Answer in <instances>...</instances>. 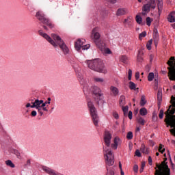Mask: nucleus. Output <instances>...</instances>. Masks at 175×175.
Here are the masks:
<instances>
[{"label":"nucleus","instance_id":"nucleus-1","mask_svg":"<svg viewBox=\"0 0 175 175\" xmlns=\"http://www.w3.org/2000/svg\"><path fill=\"white\" fill-rule=\"evenodd\" d=\"M111 133L109 131H105L104 133V143L105 146L103 148L104 157L105 159V163L108 166H113L114 165V154L110 150L111 146Z\"/></svg>","mask_w":175,"mask_h":175},{"label":"nucleus","instance_id":"nucleus-2","mask_svg":"<svg viewBox=\"0 0 175 175\" xmlns=\"http://www.w3.org/2000/svg\"><path fill=\"white\" fill-rule=\"evenodd\" d=\"M38 33L39 35H40V36H42L44 39H46L47 42L51 44L52 46H53V47H58L59 46V47L63 51L64 54L66 55L68 54V53H69V49L68 48L64 40L61 39V37H59V36L55 33H52L51 36L53 39L52 40L51 37L48 36L47 33H43L42 30H39Z\"/></svg>","mask_w":175,"mask_h":175},{"label":"nucleus","instance_id":"nucleus-3","mask_svg":"<svg viewBox=\"0 0 175 175\" xmlns=\"http://www.w3.org/2000/svg\"><path fill=\"white\" fill-rule=\"evenodd\" d=\"M171 105L169 106L167 110L164 113L165 115V122L167 127L174 128L170 130V132L175 137V97L171 96Z\"/></svg>","mask_w":175,"mask_h":175},{"label":"nucleus","instance_id":"nucleus-4","mask_svg":"<svg viewBox=\"0 0 175 175\" xmlns=\"http://www.w3.org/2000/svg\"><path fill=\"white\" fill-rule=\"evenodd\" d=\"M88 68L94 72H99L100 73H107V70L105 67L103 61L100 59H95L93 60H87Z\"/></svg>","mask_w":175,"mask_h":175},{"label":"nucleus","instance_id":"nucleus-5","mask_svg":"<svg viewBox=\"0 0 175 175\" xmlns=\"http://www.w3.org/2000/svg\"><path fill=\"white\" fill-rule=\"evenodd\" d=\"M90 92L92 95L93 99L98 106H100V105H103V93L102 92V90L98 86H92L90 88Z\"/></svg>","mask_w":175,"mask_h":175},{"label":"nucleus","instance_id":"nucleus-6","mask_svg":"<svg viewBox=\"0 0 175 175\" xmlns=\"http://www.w3.org/2000/svg\"><path fill=\"white\" fill-rule=\"evenodd\" d=\"M88 107L90 111V116H92V121L95 126H98V124L99 122V117H98V112L96 111V108H95V105H94V103H92V101L91 100H88Z\"/></svg>","mask_w":175,"mask_h":175},{"label":"nucleus","instance_id":"nucleus-7","mask_svg":"<svg viewBox=\"0 0 175 175\" xmlns=\"http://www.w3.org/2000/svg\"><path fill=\"white\" fill-rule=\"evenodd\" d=\"M168 71V77L170 80L172 81H175V58L174 57H171L169 61L167 62Z\"/></svg>","mask_w":175,"mask_h":175},{"label":"nucleus","instance_id":"nucleus-8","mask_svg":"<svg viewBox=\"0 0 175 175\" xmlns=\"http://www.w3.org/2000/svg\"><path fill=\"white\" fill-rule=\"evenodd\" d=\"M154 175H170V168L167 164H157Z\"/></svg>","mask_w":175,"mask_h":175},{"label":"nucleus","instance_id":"nucleus-9","mask_svg":"<svg viewBox=\"0 0 175 175\" xmlns=\"http://www.w3.org/2000/svg\"><path fill=\"white\" fill-rule=\"evenodd\" d=\"M36 18L42 24H44L45 25H47L51 29L52 28H54V24L51 23V21L46 17V15L43 14V12L39 11L36 13Z\"/></svg>","mask_w":175,"mask_h":175},{"label":"nucleus","instance_id":"nucleus-10","mask_svg":"<svg viewBox=\"0 0 175 175\" xmlns=\"http://www.w3.org/2000/svg\"><path fill=\"white\" fill-rule=\"evenodd\" d=\"M91 38L93 40V42H94L97 47L101 45L102 43H104L103 41L100 40V34L99 33L98 27H95L92 29Z\"/></svg>","mask_w":175,"mask_h":175},{"label":"nucleus","instance_id":"nucleus-11","mask_svg":"<svg viewBox=\"0 0 175 175\" xmlns=\"http://www.w3.org/2000/svg\"><path fill=\"white\" fill-rule=\"evenodd\" d=\"M85 42V40L84 39H78L77 41L75 42V47L77 51H80L81 49L82 50H88L90 49V44L84 45Z\"/></svg>","mask_w":175,"mask_h":175},{"label":"nucleus","instance_id":"nucleus-12","mask_svg":"<svg viewBox=\"0 0 175 175\" xmlns=\"http://www.w3.org/2000/svg\"><path fill=\"white\" fill-rule=\"evenodd\" d=\"M42 103H43V100H39L38 98L34 100V102H31V109H36L39 114L42 116H43V111H42Z\"/></svg>","mask_w":175,"mask_h":175},{"label":"nucleus","instance_id":"nucleus-13","mask_svg":"<svg viewBox=\"0 0 175 175\" xmlns=\"http://www.w3.org/2000/svg\"><path fill=\"white\" fill-rule=\"evenodd\" d=\"M77 77H78L80 84L83 85V92H87L88 85L85 84V81L83 78V74L81 72H77Z\"/></svg>","mask_w":175,"mask_h":175},{"label":"nucleus","instance_id":"nucleus-14","mask_svg":"<svg viewBox=\"0 0 175 175\" xmlns=\"http://www.w3.org/2000/svg\"><path fill=\"white\" fill-rule=\"evenodd\" d=\"M103 53V54H111V51L109 48H106V44L103 42L100 46H97Z\"/></svg>","mask_w":175,"mask_h":175},{"label":"nucleus","instance_id":"nucleus-15","mask_svg":"<svg viewBox=\"0 0 175 175\" xmlns=\"http://www.w3.org/2000/svg\"><path fill=\"white\" fill-rule=\"evenodd\" d=\"M121 143L122 142L120 137H116L113 139V144H111L110 147H111L113 150H117L118 146H121Z\"/></svg>","mask_w":175,"mask_h":175},{"label":"nucleus","instance_id":"nucleus-16","mask_svg":"<svg viewBox=\"0 0 175 175\" xmlns=\"http://www.w3.org/2000/svg\"><path fill=\"white\" fill-rule=\"evenodd\" d=\"M132 21V16H129L127 18L124 19V24L125 27H126L127 28H132V27H133Z\"/></svg>","mask_w":175,"mask_h":175},{"label":"nucleus","instance_id":"nucleus-17","mask_svg":"<svg viewBox=\"0 0 175 175\" xmlns=\"http://www.w3.org/2000/svg\"><path fill=\"white\" fill-rule=\"evenodd\" d=\"M153 39L155 44V46L158 44V41L159 40V33H158V29L154 28L153 30Z\"/></svg>","mask_w":175,"mask_h":175},{"label":"nucleus","instance_id":"nucleus-18","mask_svg":"<svg viewBox=\"0 0 175 175\" xmlns=\"http://www.w3.org/2000/svg\"><path fill=\"white\" fill-rule=\"evenodd\" d=\"M110 92L111 95H113V96H117V95L120 94V90H118V88H117L116 86H111Z\"/></svg>","mask_w":175,"mask_h":175},{"label":"nucleus","instance_id":"nucleus-19","mask_svg":"<svg viewBox=\"0 0 175 175\" xmlns=\"http://www.w3.org/2000/svg\"><path fill=\"white\" fill-rule=\"evenodd\" d=\"M126 13H128V10H126V8H119L117 10L116 16H124Z\"/></svg>","mask_w":175,"mask_h":175},{"label":"nucleus","instance_id":"nucleus-20","mask_svg":"<svg viewBox=\"0 0 175 175\" xmlns=\"http://www.w3.org/2000/svg\"><path fill=\"white\" fill-rule=\"evenodd\" d=\"M120 62H122V64H128V62H129V57H128V56L125 55H122L120 56L119 58Z\"/></svg>","mask_w":175,"mask_h":175},{"label":"nucleus","instance_id":"nucleus-21","mask_svg":"<svg viewBox=\"0 0 175 175\" xmlns=\"http://www.w3.org/2000/svg\"><path fill=\"white\" fill-rule=\"evenodd\" d=\"M175 12H171L167 17V20L170 23H175Z\"/></svg>","mask_w":175,"mask_h":175},{"label":"nucleus","instance_id":"nucleus-22","mask_svg":"<svg viewBox=\"0 0 175 175\" xmlns=\"http://www.w3.org/2000/svg\"><path fill=\"white\" fill-rule=\"evenodd\" d=\"M119 105L120 106H122V107L125 106V96L124 95L120 96L119 99Z\"/></svg>","mask_w":175,"mask_h":175},{"label":"nucleus","instance_id":"nucleus-23","mask_svg":"<svg viewBox=\"0 0 175 175\" xmlns=\"http://www.w3.org/2000/svg\"><path fill=\"white\" fill-rule=\"evenodd\" d=\"M48 102H44L42 100V103H41V111H42V108L43 107H46V105H50L51 102V98L49 97L47 99Z\"/></svg>","mask_w":175,"mask_h":175},{"label":"nucleus","instance_id":"nucleus-24","mask_svg":"<svg viewBox=\"0 0 175 175\" xmlns=\"http://www.w3.org/2000/svg\"><path fill=\"white\" fill-rule=\"evenodd\" d=\"M148 4L150 5L152 9H155V6L157 5V0H150Z\"/></svg>","mask_w":175,"mask_h":175},{"label":"nucleus","instance_id":"nucleus-25","mask_svg":"<svg viewBox=\"0 0 175 175\" xmlns=\"http://www.w3.org/2000/svg\"><path fill=\"white\" fill-rule=\"evenodd\" d=\"M142 54L143 53L142 51H138V55L137 56V61H138V62H142L143 61V57H142Z\"/></svg>","mask_w":175,"mask_h":175},{"label":"nucleus","instance_id":"nucleus-26","mask_svg":"<svg viewBox=\"0 0 175 175\" xmlns=\"http://www.w3.org/2000/svg\"><path fill=\"white\" fill-rule=\"evenodd\" d=\"M137 121L138 124H140V125H142V126L146 124V120H144V119L142 117L137 118Z\"/></svg>","mask_w":175,"mask_h":175},{"label":"nucleus","instance_id":"nucleus-27","mask_svg":"<svg viewBox=\"0 0 175 175\" xmlns=\"http://www.w3.org/2000/svg\"><path fill=\"white\" fill-rule=\"evenodd\" d=\"M5 164L7 165V166H9L10 167H16L14 163H13V162H12L10 160L5 161Z\"/></svg>","mask_w":175,"mask_h":175},{"label":"nucleus","instance_id":"nucleus-28","mask_svg":"<svg viewBox=\"0 0 175 175\" xmlns=\"http://www.w3.org/2000/svg\"><path fill=\"white\" fill-rule=\"evenodd\" d=\"M129 87L130 90H134L135 91L136 90V84L135 83L130 81L129 83Z\"/></svg>","mask_w":175,"mask_h":175},{"label":"nucleus","instance_id":"nucleus-29","mask_svg":"<svg viewBox=\"0 0 175 175\" xmlns=\"http://www.w3.org/2000/svg\"><path fill=\"white\" fill-rule=\"evenodd\" d=\"M146 102L147 101L146 100V96L144 95L142 96L141 101H140V105L141 106H144V105H146Z\"/></svg>","mask_w":175,"mask_h":175},{"label":"nucleus","instance_id":"nucleus-30","mask_svg":"<svg viewBox=\"0 0 175 175\" xmlns=\"http://www.w3.org/2000/svg\"><path fill=\"white\" fill-rule=\"evenodd\" d=\"M163 5V3H162V0H158L157 8H158L159 12H161V10H162Z\"/></svg>","mask_w":175,"mask_h":175},{"label":"nucleus","instance_id":"nucleus-31","mask_svg":"<svg viewBox=\"0 0 175 175\" xmlns=\"http://www.w3.org/2000/svg\"><path fill=\"white\" fill-rule=\"evenodd\" d=\"M139 114H141V116H146L147 115V109L141 108L139 110Z\"/></svg>","mask_w":175,"mask_h":175},{"label":"nucleus","instance_id":"nucleus-32","mask_svg":"<svg viewBox=\"0 0 175 175\" xmlns=\"http://www.w3.org/2000/svg\"><path fill=\"white\" fill-rule=\"evenodd\" d=\"M135 20L136 22L137 23V24H142V23H143V18H142V16L137 15L135 17Z\"/></svg>","mask_w":175,"mask_h":175},{"label":"nucleus","instance_id":"nucleus-33","mask_svg":"<svg viewBox=\"0 0 175 175\" xmlns=\"http://www.w3.org/2000/svg\"><path fill=\"white\" fill-rule=\"evenodd\" d=\"M12 152L13 154H14V155L17 157V158H18V159H21V154L20 153V152H18V150H14Z\"/></svg>","mask_w":175,"mask_h":175},{"label":"nucleus","instance_id":"nucleus-34","mask_svg":"<svg viewBox=\"0 0 175 175\" xmlns=\"http://www.w3.org/2000/svg\"><path fill=\"white\" fill-rule=\"evenodd\" d=\"M150 4L147 3L143 6V11L144 12H150Z\"/></svg>","mask_w":175,"mask_h":175},{"label":"nucleus","instance_id":"nucleus-35","mask_svg":"<svg viewBox=\"0 0 175 175\" xmlns=\"http://www.w3.org/2000/svg\"><path fill=\"white\" fill-rule=\"evenodd\" d=\"M94 81L96 83H103V81H105V80L103 78H99V77H94Z\"/></svg>","mask_w":175,"mask_h":175},{"label":"nucleus","instance_id":"nucleus-36","mask_svg":"<svg viewBox=\"0 0 175 175\" xmlns=\"http://www.w3.org/2000/svg\"><path fill=\"white\" fill-rule=\"evenodd\" d=\"M154 72H150L148 75V81H152V80H154Z\"/></svg>","mask_w":175,"mask_h":175},{"label":"nucleus","instance_id":"nucleus-37","mask_svg":"<svg viewBox=\"0 0 175 175\" xmlns=\"http://www.w3.org/2000/svg\"><path fill=\"white\" fill-rule=\"evenodd\" d=\"M157 100L159 102H162V92L160 90L157 93Z\"/></svg>","mask_w":175,"mask_h":175},{"label":"nucleus","instance_id":"nucleus-38","mask_svg":"<svg viewBox=\"0 0 175 175\" xmlns=\"http://www.w3.org/2000/svg\"><path fill=\"white\" fill-rule=\"evenodd\" d=\"M165 151V149L163 148V145H162V144H160L159 146V152L163 154Z\"/></svg>","mask_w":175,"mask_h":175},{"label":"nucleus","instance_id":"nucleus-39","mask_svg":"<svg viewBox=\"0 0 175 175\" xmlns=\"http://www.w3.org/2000/svg\"><path fill=\"white\" fill-rule=\"evenodd\" d=\"M126 139H128V140H132V139H133V133H132V131H129L127 133Z\"/></svg>","mask_w":175,"mask_h":175},{"label":"nucleus","instance_id":"nucleus-40","mask_svg":"<svg viewBox=\"0 0 175 175\" xmlns=\"http://www.w3.org/2000/svg\"><path fill=\"white\" fill-rule=\"evenodd\" d=\"M146 35H147V32L143 31L142 33H139V39L140 40H142V39H143V38H146Z\"/></svg>","mask_w":175,"mask_h":175},{"label":"nucleus","instance_id":"nucleus-41","mask_svg":"<svg viewBox=\"0 0 175 175\" xmlns=\"http://www.w3.org/2000/svg\"><path fill=\"white\" fill-rule=\"evenodd\" d=\"M151 44H152V39L148 41V42L146 44V47H147L148 50H151Z\"/></svg>","mask_w":175,"mask_h":175},{"label":"nucleus","instance_id":"nucleus-42","mask_svg":"<svg viewBox=\"0 0 175 175\" xmlns=\"http://www.w3.org/2000/svg\"><path fill=\"white\" fill-rule=\"evenodd\" d=\"M146 25H148V27H150V25H151V18H146Z\"/></svg>","mask_w":175,"mask_h":175},{"label":"nucleus","instance_id":"nucleus-43","mask_svg":"<svg viewBox=\"0 0 175 175\" xmlns=\"http://www.w3.org/2000/svg\"><path fill=\"white\" fill-rule=\"evenodd\" d=\"M122 107V111L124 112V114H125L126 113H128V110L129 109V107L128 106H125V107Z\"/></svg>","mask_w":175,"mask_h":175},{"label":"nucleus","instance_id":"nucleus-44","mask_svg":"<svg viewBox=\"0 0 175 175\" xmlns=\"http://www.w3.org/2000/svg\"><path fill=\"white\" fill-rule=\"evenodd\" d=\"M163 114H164L163 110L161 109L159 114V117L161 120L163 118Z\"/></svg>","mask_w":175,"mask_h":175},{"label":"nucleus","instance_id":"nucleus-45","mask_svg":"<svg viewBox=\"0 0 175 175\" xmlns=\"http://www.w3.org/2000/svg\"><path fill=\"white\" fill-rule=\"evenodd\" d=\"M128 73H129V77H128L129 80H132V70L129 69Z\"/></svg>","mask_w":175,"mask_h":175},{"label":"nucleus","instance_id":"nucleus-46","mask_svg":"<svg viewBox=\"0 0 175 175\" xmlns=\"http://www.w3.org/2000/svg\"><path fill=\"white\" fill-rule=\"evenodd\" d=\"M135 154L136 157H138L139 158H140V157H142V153H140V151L139 150H136Z\"/></svg>","mask_w":175,"mask_h":175},{"label":"nucleus","instance_id":"nucleus-47","mask_svg":"<svg viewBox=\"0 0 175 175\" xmlns=\"http://www.w3.org/2000/svg\"><path fill=\"white\" fill-rule=\"evenodd\" d=\"M133 170H134L135 173H137V172L139 170V166H137V165H135L133 166Z\"/></svg>","mask_w":175,"mask_h":175},{"label":"nucleus","instance_id":"nucleus-48","mask_svg":"<svg viewBox=\"0 0 175 175\" xmlns=\"http://www.w3.org/2000/svg\"><path fill=\"white\" fill-rule=\"evenodd\" d=\"M37 114H38V113L36 112V111H32L31 113V117H36Z\"/></svg>","mask_w":175,"mask_h":175},{"label":"nucleus","instance_id":"nucleus-49","mask_svg":"<svg viewBox=\"0 0 175 175\" xmlns=\"http://www.w3.org/2000/svg\"><path fill=\"white\" fill-rule=\"evenodd\" d=\"M148 162L149 165H152V159L151 158V156L148 157Z\"/></svg>","mask_w":175,"mask_h":175},{"label":"nucleus","instance_id":"nucleus-50","mask_svg":"<svg viewBox=\"0 0 175 175\" xmlns=\"http://www.w3.org/2000/svg\"><path fill=\"white\" fill-rule=\"evenodd\" d=\"M139 77H140V73L139 72H136L135 73V79H136V80H139Z\"/></svg>","mask_w":175,"mask_h":175},{"label":"nucleus","instance_id":"nucleus-51","mask_svg":"<svg viewBox=\"0 0 175 175\" xmlns=\"http://www.w3.org/2000/svg\"><path fill=\"white\" fill-rule=\"evenodd\" d=\"M129 120H132V111H129Z\"/></svg>","mask_w":175,"mask_h":175},{"label":"nucleus","instance_id":"nucleus-52","mask_svg":"<svg viewBox=\"0 0 175 175\" xmlns=\"http://www.w3.org/2000/svg\"><path fill=\"white\" fill-rule=\"evenodd\" d=\"M42 111H49V109L46 107H44L42 108Z\"/></svg>","mask_w":175,"mask_h":175},{"label":"nucleus","instance_id":"nucleus-53","mask_svg":"<svg viewBox=\"0 0 175 175\" xmlns=\"http://www.w3.org/2000/svg\"><path fill=\"white\" fill-rule=\"evenodd\" d=\"M113 117H114V118H116V120H118V113H113Z\"/></svg>","mask_w":175,"mask_h":175},{"label":"nucleus","instance_id":"nucleus-54","mask_svg":"<svg viewBox=\"0 0 175 175\" xmlns=\"http://www.w3.org/2000/svg\"><path fill=\"white\" fill-rule=\"evenodd\" d=\"M154 59V56L152 55H150V62H152V60Z\"/></svg>","mask_w":175,"mask_h":175},{"label":"nucleus","instance_id":"nucleus-55","mask_svg":"<svg viewBox=\"0 0 175 175\" xmlns=\"http://www.w3.org/2000/svg\"><path fill=\"white\" fill-rule=\"evenodd\" d=\"M109 2H111V3H116L117 2V0H108Z\"/></svg>","mask_w":175,"mask_h":175},{"label":"nucleus","instance_id":"nucleus-56","mask_svg":"<svg viewBox=\"0 0 175 175\" xmlns=\"http://www.w3.org/2000/svg\"><path fill=\"white\" fill-rule=\"evenodd\" d=\"M146 167V163H142V168L144 169V167Z\"/></svg>","mask_w":175,"mask_h":175},{"label":"nucleus","instance_id":"nucleus-57","mask_svg":"<svg viewBox=\"0 0 175 175\" xmlns=\"http://www.w3.org/2000/svg\"><path fill=\"white\" fill-rule=\"evenodd\" d=\"M96 14H102V10H98L96 12Z\"/></svg>","mask_w":175,"mask_h":175},{"label":"nucleus","instance_id":"nucleus-58","mask_svg":"<svg viewBox=\"0 0 175 175\" xmlns=\"http://www.w3.org/2000/svg\"><path fill=\"white\" fill-rule=\"evenodd\" d=\"M26 165H31V160L30 159H28L27 161V163H26Z\"/></svg>","mask_w":175,"mask_h":175},{"label":"nucleus","instance_id":"nucleus-59","mask_svg":"<svg viewBox=\"0 0 175 175\" xmlns=\"http://www.w3.org/2000/svg\"><path fill=\"white\" fill-rule=\"evenodd\" d=\"M32 105H31V103H28L27 105H26V107L28 108V107H31Z\"/></svg>","mask_w":175,"mask_h":175},{"label":"nucleus","instance_id":"nucleus-60","mask_svg":"<svg viewBox=\"0 0 175 175\" xmlns=\"http://www.w3.org/2000/svg\"><path fill=\"white\" fill-rule=\"evenodd\" d=\"M142 152H144V154H148V152H150L149 151H148V149H146V151H142Z\"/></svg>","mask_w":175,"mask_h":175},{"label":"nucleus","instance_id":"nucleus-61","mask_svg":"<svg viewBox=\"0 0 175 175\" xmlns=\"http://www.w3.org/2000/svg\"><path fill=\"white\" fill-rule=\"evenodd\" d=\"M42 28H44V29H45V31H48L49 30V29L46 27V25H43Z\"/></svg>","mask_w":175,"mask_h":175},{"label":"nucleus","instance_id":"nucleus-62","mask_svg":"<svg viewBox=\"0 0 175 175\" xmlns=\"http://www.w3.org/2000/svg\"><path fill=\"white\" fill-rule=\"evenodd\" d=\"M119 167L121 170H122V165L121 164V162L119 163Z\"/></svg>","mask_w":175,"mask_h":175},{"label":"nucleus","instance_id":"nucleus-63","mask_svg":"<svg viewBox=\"0 0 175 175\" xmlns=\"http://www.w3.org/2000/svg\"><path fill=\"white\" fill-rule=\"evenodd\" d=\"M144 170V168L141 167L140 170H139V172L143 173Z\"/></svg>","mask_w":175,"mask_h":175},{"label":"nucleus","instance_id":"nucleus-64","mask_svg":"<svg viewBox=\"0 0 175 175\" xmlns=\"http://www.w3.org/2000/svg\"><path fill=\"white\" fill-rule=\"evenodd\" d=\"M136 132H140V127L136 128Z\"/></svg>","mask_w":175,"mask_h":175}]
</instances>
